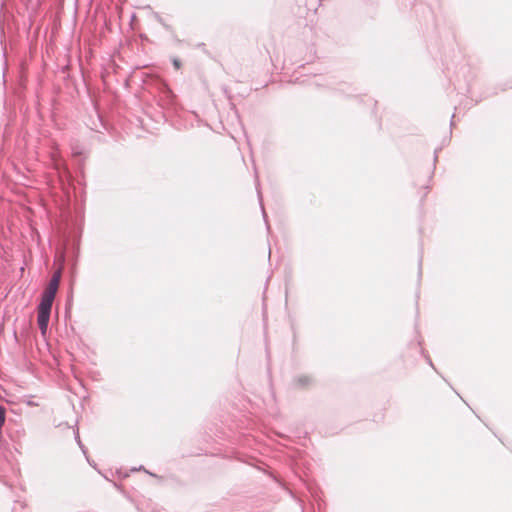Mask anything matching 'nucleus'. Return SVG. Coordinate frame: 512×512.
<instances>
[{
  "instance_id": "obj_1",
  "label": "nucleus",
  "mask_w": 512,
  "mask_h": 512,
  "mask_svg": "<svg viewBox=\"0 0 512 512\" xmlns=\"http://www.w3.org/2000/svg\"><path fill=\"white\" fill-rule=\"evenodd\" d=\"M62 276L61 269L55 271L41 295L40 303L37 306V324L42 335H45L48 329L52 305L59 288Z\"/></svg>"
},
{
  "instance_id": "obj_2",
  "label": "nucleus",
  "mask_w": 512,
  "mask_h": 512,
  "mask_svg": "<svg viewBox=\"0 0 512 512\" xmlns=\"http://www.w3.org/2000/svg\"><path fill=\"white\" fill-rule=\"evenodd\" d=\"M313 384V378L306 374L298 375L293 380V386L299 389L308 388Z\"/></svg>"
},
{
  "instance_id": "obj_3",
  "label": "nucleus",
  "mask_w": 512,
  "mask_h": 512,
  "mask_svg": "<svg viewBox=\"0 0 512 512\" xmlns=\"http://www.w3.org/2000/svg\"><path fill=\"white\" fill-rule=\"evenodd\" d=\"M429 192V186L428 185H424L421 187V191L419 192L420 196L423 198L425 197Z\"/></svg>"
},
{
  "instance_id": "obj_4",
  "label": "nucleus",
  "mask_w": 512,
  "mask_h": 512,
  "mask_svg": "<svg viewBox=\"0 0 512 512\" xmlns=\"http://www.w3.org/2000/svg\"><path fill=\"white\" fill-rule=\"evenodd\" d=\"M173 64H174V66H175V68H176V69H180V67H181V63H180V61H179L178 59H175V60L173 61Z\"/></svg>"
},
{
  "instance_id": "obj_5",
  "label": "nucleus",
  "mask_w": 512,
  "mask_h": 512,
  "mask_svg": "<svg viewBox=\"0 0 512 512\" xmlns=\"http://www.w3.org/2000/svg\"><path fill=\"white\" fill-rule=\"evenodd\" d=\"M266 227H267V229H266L267 230V234H270L271 233V226L267 225Z\"/></svg>"
},
{
  "instance_id": "obj_6",
  "label": "nucleus",
  "mask_w": 512,
  "mask_h": 512,
  "mask_svg": "<svg viewBox=\"0 0 512 512\" xmlns=\"http://www.w3.org/2000/svg\"><path fill=\"white\" fill-rule=\"evenodd\" d=\"M427 360H428V363H429V364L434 368V366H433V363H432L431 359H430V358H427Z\"/></svg>"
},
{
  "instance_id": "obj_7",
  "label": "nucleus",
  "mask_w": 512,
  "mask_h": 512,
  "mask_svg": "<svg viewBox=\"0 0 512 512\" xmlns=\"http://www.w3.org/2000/svg\"><path fill=\"white\" fill-rule=\"evenodd\" d=\"M421 266H422V259H420L419 261V269L421 270Z\"/></svg>"
},
{
  "instance_id": "obj_8",
  "label": "nucleus",
  "mask_w": 512,
  "mask_h": 512,
  "mask_svg": "<svg viewBox=\"0 0 512 512\" xmlns=\"http://www.w3.org/2000/svg\"><path fill=\"white\" fill-rule=\"evenodd\" d=\"M76 438H77L78 444L81 445V441L79 440V436L78 435L76 436Z\"/></svg>"
}]
</instances>
